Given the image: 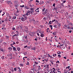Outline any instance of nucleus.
Masks as SVG:
<instances>
[{"mask_svg":"<svg viewBox=\"0 0 73 73\" xmlns=\"http://www.w3.org/2000/svg\"><path fill=\"white\" fill-rule=\"evenodd\" d=\"M48 14V10L47 9H46L45 10V11L44 12V14Z\"/></svg>","mask_w":73,"mask_h":73,"instance_id":"f03ea898","label":"nucleus"},{"mask_svg":"<svg viewBox=\"0 0 73 73\" xmlns=\"http://www.w3.org/2000/svg\"><path fill=\"white\" fill-rule=\"evenodd\" d=\"M35 64H36V65H37V64H38V62H37L36 61L35 62Z\"/></svg>","mask_w":73,"mask_h":73,"instance_id":"09e8293b","label":"nucleus"},{"mask_svg":"<svg viewBox=\"0 0 73 73\" xmlns=\"http://www.w3.org/2000/svg\"><path fill=\"white\" fill-rule=\"evenodd\" d=\"M36 3H39V1H38V0H36Z\"/></svg>","mask_w":73,"mask_h":73,"instance_id":"49530a36","label":"nucleus"},{"mask_svg":"<svg viewBox=\"0 0 73 73\" xmlns=\"http://www.w3.org/2000/svg\"><path fill=\"white\" fill-rule=\"evenodd\" d=\"M55 5H56V3H54L52 6L53 7H55Z\"/></svg>","mask_w":73,"mask_h":73,"instance_id":"4c0bfd02","label":"nucleus"},{"mask_svg":"<svg viewBox=\"0 0 73 73\" xmlns=\"http://www.w3.org/2000/svg\"><path fill=\"white\" fill-rule=\"evenodd\" d=\"M25 31L27 33V32H28V27H25Z\"/></svg>","mask_w":73,"mask_h":73,"instance_id":"f257e3e1","label":"nucleus"},{"mask_svg":"<svg viewBox=\"0 0 73 73\" xmlns=\"http://www.w3.org/2000/svg\"><path fill=\"white\" fill-rule=\"evenodd\" d=\"M19 36L17 34L16 35V34H15V35H14L13 36V37H15L16 38H17L18 37V36Z\"/></svg>","mask_w":73,"mask_h":73,"instance_id":"7ed1b4c3","label":"nucleus"},{"mask_svg":"<svg viewBox=\"0 0 73 73\" xmlns=\"http://www.w3.org/2000/svg\"><path fill=\"white\" fill-rule=\"evenodd\" d=\"M3 45H4V46H6V45H7V44L5 42H4L3 43Z\"/></svg>","mask_w":73,"mask_h":73,"instance_id":"f8f14e48","label":"nucleus"},{"mask_svg":"<svg viewBox=\"0 0 73 73\" xmlns=\"http://www.w3.org/2000/svg\"><path fill=\"white\" fill-rule=\"evenodd\" d=\"M26 16H28L29 15H30V11H28L27 13L26 14Z\"/></svg>","mask_w":73,"mask_h":73,"instance_id":"20e7f679","label":"nucleus"},{"mask_svg":"<svg viewBox=\"0 0 73 73\" xmlns=\"http://www.w3.org/2000/svg\"><path fill=\"white\" fill-rule=\"evenodd\" d=\"M19 11L18 10V9H17V11H16L17 13H19Z\"/></svg>","mask_w":73,"mask_h":73,"instance_id":"13d9d810","label":"nucleus"},{"mask_svg":"<svg viewBox=\"0 0 73 73\" xmlns=\"http://www.w3.org/2000/svg\"><path fill=\"white\" fill-rule=\"evenodd\" d=\"M69 68H70V66H68L66 68V69H67V68H68V69H69Z\"/></svg>","mask_w":73,"mask_h":73,"instance_id":"393cba45","label":"nucleus"},{"mask_svg":"<svg viewBox=\"0 0 73 73\" xmlns=\"http://www.w3.org/2000/svg\"><path fill=\"white\" fill-rule=\"evenodd\" d=\"M8 49L10 50V51H11V50H12V48L11 47H9Z\"/></svg>","mask_w":73,"mask_h":73,"instance_id":"1a4fd4ad","label":"nucleus"},{"mask_svg":"<svg viewBox=\"0 0 73 73\" xmlns=\"http://www.w3.org/2000/svg\"><path fill=\"white\" fill-rule=\"evenodd\" d=\"M44 3V2L43 1H41L40 2V4H43Z\"/></svg>","mask_w":73,"mask_h":73,"instance_id":"423d86ee","label":"nucleus"},{"mask_svg":"<svg viewBox=\"0 0 73 73\" xmlns=\"http://www.w3.org/2000/svg\"><path fill=\"white\" fill-rule=\"evenodd\" d=\"M1 58L2 60H4V56H2L1 57Z\"/></svg>","mask_w":73,"mask_h":73,"instance_id":"bb28decb","label":"nucleus"},{"mask_svg":"<svg viewBox=\"0 0 73 73\" xmlns=\"http://www.w3.org/2000/svg\"><path fill=\"white\" fill-rule=\"evenodd\" d=\"M35 40H36V41H37V38H35Z\"/></svg>","mask_w":73,"mask_h":73,"instance_id":"774afa93","label":"nucleus"},{"mask_svg":"<svg viewBox=\"0 0 73 73\" xmlns=\"http://www.w3.org/2000/svg\"><path fill=\"white\" fill-rule=\"evenodd\" d=\"M52 22L51 21H49V24H52Z\"/></svg>","mask_w":73,"mask_h":73,"instance_id":"79ce46f5","label":"nucleus"},{"mask_svg":"<svg viewBox=\"0 0 73 73\" xmlns=\"http://www.w3.org/2000/svg\"><path fill=\"white\" fill-rule=\"evenodd\" d=\"M9 19H11V16L10 15H9Z\"/></svg>","mask_w":73,"mask_h":73,"instance_id":"58836bf2","label":"nucleus"},{"mask_svg":"<svg viewBox=\"0 0 73 73\" xmlns=\"http://www.w3.org/2000/svg\"><path fill=\"white\" fill-rule=\"evenodd\" d=\"M31 11H33V10H34V9H33L32 8H31Z\"/></svg>","mask_w":73,"mask_h":73,"instance_id":"5fc2aeb1","label":"nucleus"},{"mask_svg":"<svg viewBox=\"0 0 73 73\" xmlns=\"http://www.w3.org/2000/svg\"><path fill=\"white\" fill-rule=\"evenodd\" d=\"M69 25H71V26H73V24L71 23H69Z\"/></svg>","mask_w":73,"mask_h":73,"instance_id":"aec40b11","label":"nucleus"},{"mask_svg":"<svg viewBox=\"0 0 73 73\" xmlns=\"http://www.w3.org/2000/svg\"><path fill=\"white\" fill-rule=\"evenodd\" d=\"M44 61H46V62H47L48 61V60L45 59Z\"/></svg>","mask_w":73,"mask_h":73,"instance_id":"680f3d73","label":"nucleus"},{"mask_svg":"<svg viewBox=\"0 0 73 73\" xmlns=\"http://www.w3.org/2000/svg\"><path fill=\"white\" fill-rule=\"evenodd\" d=\"M68 29H70V26H68Z\"/></svg>","mask_w":73,"mask_h":73,"instance_id":"052dcab7","label":"nucleus"},{"mask_svg":"<svg viewBox=\"0 0 73 73\" xmlns=\"http://www.w3.org/2000/svg\"><path fill=\"white\" fill-rule=\"evenodd\" d=\"M16 19V17L15 16H13V17L12 18V19Z\"/></svg>","mask_w":73,"mask_h":73,"instance_id":"f3484780","label":"nucleus"},{"mask_svg":"<svg viewBox=\"0 0 73 73\" xmlns=\"http://www.w3.org/2000/svg\"><path fill=\"white\" fill-rule=\"evenodd\" d=\"M54 9H55V10H57L58 9V8L57 7H54Z\"/></svg>","mask_w":73,"mask_h":73,"instance_id":"a878e982","label":"nucleus"},{"mask_svg":"<svg viewBox=\"0 0 73 73\" xmlns=\"http://www.w3.org/2000/svg\"><path fill=\"white\" fill-rule=\"evenodd\" d=\"M58 57L59 58H61V56L60 55H58Z\"/></svg>","mask_w":73,"mask_h":73,"instance_id":"c756f323","label":"nucleus"},{"mask_svg":"<svg viewBox=\"0 0 73 73\" xmlns=\"http://www.w3.org/2000/svg\"><path fill=\"white\" fill-rule=\"evenodd\" d=\"M52 56L53 57H56V56H57V54H53Z\"/></svg>","mask_w":73,"mask_h":73,"instance_id":"6ab92c4d","label":"nucleus"},{"mask_svg":"<svg viewBox=\"0 0 73 73\" xmlns=\"http://www.w3.org/2000/svg\"><path fill=\"white\" fill-rule=\"evenodd\" d=\"M57 25H58L59 27H60L61 26V24L58 23V24Z\"/></svg>","mask_w":73,"mask_h":73,"instance_id":"cd10ccee","label":"nucleus"},{"mask_svg":"<svg viewBox=\"0 0 73 73\" xmlns=\"http://www.w3.org/2000/svg\"><path fill=\"white\" fill-rule=\"evenodd\" d=\"M14 15L15 16H18L19 15V14L17 15V14H15Z\"/></svg>","mask_w":73,"mask_h":73,"instance_id":"473e14b6","label":"nucleus"},{"mask_svg":"<svg viewBox=\"0 0 73 73\" xmlns=\"http://www.w3.org/2000/svg\"><path fill=\"white\" fill-rule=\"evenodd\" d=\"M9 57H12V53L9 54Z\"/></svg>","mask_w":73,"mask_h":73,"instance_id":"9b49d317","label":"nucleus"},{"mask_svg":"<svg viewBox=\"0 0 73 73\" xmlns=\"http://www.w3.org/2000/svg\"><path fill=\"white\" fill-rule=\"evenodd\" d=\"M49 27H50V28H52V27H53V26L52 25H50Z\"/></svg>","mask_w":73,"mask_h":73,"instance_id":"8fccbe9b","label":"nucleus"},{"mask_svg":"<svg viewBox=\"0 0 73 73\" xmlns=\"http://www.w3.org/2000/svg\"><path fill=\"white\" fill-rule=\"evenodd\" d=\"M24 18L25 20H27V17L26 16L24 17Z\"/></svg>","mask_w":73,"mask_h":73,"instance_id":"b1692460","label":"nucleus"},{"mask_svg":"<svg viewBox=\"0 0 73 73\" xmlns=\"http://www.w3.org/2000/svg\"><path fill=\"white\" fill-rule=\"evenodd\" d=\"M21 20L22 21H25V19L24 17H22L21 18Z\"/></svg>","mask_w":73,"mask_h":73,"instance_id":"39448f33","label":"nucleus"},{"mask_svg":"<svg viewBox=\"0 0 73 73\" xmlns=\"http://www.w3.org/2000/svg\"><path fill=\"white\" fill-rule=\"evenodd\" d=\"M6 38L8 39V40H9V36H7V35L6 36Z\"/></svg>","mask_w":73,"mask_h":73,"instance_id":"c85d7f7f","label":"nucleus"},{"mask_svg":"<svg viewBox=\"0 0 73 73\" xmlns=\"http://www.w3.org/2000/svg\"><path fill=\"white\" fill-rule=\"evenodd\" d=\"M19 27H20L21 29H22V28H23L22 26H21V25H19Z\"/></svg>","mask_w":73,"mask_h":73,"instance_id":"f704fd0d","label":"nucleus"},{"mask_svg":"<svg viewBox=\"0 0 73 73\" xmlns=\"http://www.w3.org/2000/svg\"><path fill=\"white\" fill-rule=\"evenodd\" d=\"M25 39H26V41L28 40V39H27V38H28V37H27V35H26V36H25Z\"/></svg>","mask_w":73,"mask_h":73,"instance_id":"ddd939ff","label":"nucleus"},{"mask_svg":"<svg viewBox=\"0 0 73 73\" xmlns=\"http://www.w3.org/2000/svg\"><path fill=\"white\" fill-rule=\"evenodd\" d=\"M0 50L1 51H2V52H4V50H3V49H1Z\"/></svg>","mask_w":73,"mask_h":73,"instance_id":"3c124183","label":"nucleus"},{"mask_svg":"<svg viewBox=\"0 0 73 73\" xmlns=\"http://www.w3.org/2000/svg\"><path fill=\"white\" fill-rule=\"evenodd\" d=\"M52 34L53 35H56V32L53 33Z\"/></svg>","mask_w":73,"mask_h":73,"instance_id":"ea45409f","label":"nucleus"},{"mask_svg":"<svg viewBox=\"0 0 73 73\" xmlns=\"http://www.w3.org/2000/svg\"><path fill=\"white\" fill-rule=\"evenodd\" d=\"M25 8H26V9H29V7H28L27 6L25 7Z\"/></svg>","mask_w":73,"mask_h":73,"instance_id":"7c9ffc66","label":"nucleus"},{"mask_svg":"<svg viewBox=\"0 0 73 73\" xmlns=\"http://www.w3.org/2000/svg\"><path fill=\"white\" fill-rule=\"evenodd\" d=\"M55 23H56V25H58V24L59 23H58V21H55Z\"/></svg>","mask_w":73,"mask_h":73,"instance_id":"2eb2a0df","label":"nucleus"},{"mask_svg":"<svg viewBox=\"0 0 73 73\" xmlns=\"http://www.w3.org/2000/svg\"><path fill=\"white\" fill-rule=\"evenodd\" d=\"M14 70L15 71H17V70L16 69V68H14Z\"/></svg>","mask_w":73,"mask_h":73,"instance_id":"a19ab883","label":"nucleus"},{"mask_svg":"<svg viewBox=\"0 0 73 73\" xmlns=\"http://www.w3.org/2000/svg\"><path fill=\"white\" fill-rule=\"evenodd\" d=\"M12 29H13V30H15V27H13Z\"/></svg>","mask_w":73,"mask_h":73,"instance_id":"0e129e2a","label":"nucleus"},{"mask_svg":"<svg viewBox=\"0 0 73 73\" xmlns=\"http://www.w3.org/2000/svg\"><path fill=\"white\" fill-rule=\"evenodd\" d=\"M36 47H33L32 48V49L33 50H35L36 49Z\"/></svg>","mask_w":73,"mask_h":73,"instance_id":"dca6fc26","label":"nucleus"},{"mask_svg":"<svg viewBox=\"0 0 73 73\" xmlns=\"http://www.w3.org/2000/svg\"><path fill=\"white\" fill-rule=\"evenodd\" d=\"M57 53L58 54H61V52L58 51V52H57Z\"/></svg>","mask_w":73,"mask_h":73,"instance_id":"412c9836","label":"nucleus"},{"mask_svg":"<svg viewBox=\"0 0 73 73\" xmlns=\"http://www.w3.org/2000/svg\"><path fill=\"white\" fill-rule=\"evenodd\" d=\"M29 62H27L26 64V65H29Z\"/></svg>","mask_w":73,"mask_h":73,"instance_id":"864d4df0","label":"nucleus"},{"mask_svg":"<svg viewBox=\"0 0 73 73\" xmlns=\"http://www.w3.org/2000/svg\"><path fill=\"white\" fill-rule=\"evenodd\" d=\"M27 46H24V48H27Z\"/></svg>","mask_w":73,"mask_h":73,"instance_id":"e2e57ef3","label":"nucleus"},{"mask_svg":"<svg viewBox=\"0 0 73 73\" xmlns=\"http://www.w3.org/2000/svg\"><path fill=\"white\" fill-rule=\"evenodd\" d=\"M13 45H14L15 44H16V43H15V42H13Z\"/></svg>","mask_w":73,"mask_h":73,"instance_id":"bf43d9fd","label":"nucleus"},{"mask_svg":"<svg viewBox=\"0 0 73 73\" xmlns=\"http://www.w3.org/2000/svg\"><path fill=\"white\" fill-rule=\"evenodd\" d=\"M30 11V13H31V14H33V13H34V11Z\"/></svg>","mask_w":73,"mask_h":73,"instance_id":"9d476101","label":"nucleus"},{"mask_svg":"<svg viewBox=\"0 0 73 73\" xmlns=\"http://www.w3.org/2000/svg\"><path fill=\"white\" fill-rule=\"evenodd\" d=\"M17 49L18 50V51H20V48L19 47H18L17 48Z\"/></svg>","mask_w":73,"mask_h":73,"instance_id":"6e6552de","label":"nucleus"},{"mask_svg":"<svg viewBox=\"0 0 73 73\" xmlns=\"http://www.w3.org/2000/svg\"><path fill=\"white\" fill-rule=\"evenodd\" d=\"M20 65H21V66H24V65L22 64H20Z\"/></svg>","mask_w":73,"mask_h":73,"instance_id":"2f4dec72","label":"nucleus"},{"mask_svg":"<svg viewBox=\"0 0 73 73\" xmlns=\"http://www.w3.org/2000/svg\"><path fill=\"white\" fill-rule=\"evenodd\" d=\"M11 71L14 72V70H13V68L11 69Z\"/></svg>","mask_w":73,"mask_h":73,"instance_id":"6e6d98bb","label":"nucleus"},{"mask_svg":"<svg viewBox=\"0 0 73 73\" xmlns=\"http://www.w3.org/2000/svg\"><path fill=\"white\" fill-rule=\"evenodd\" d=\"M69 32L70 33L72 32V31L71 30L70 31H69Z\"/></svg>","mask_w":73,"mask_h":73,"instance_id":"338daca9","label":"nucleus"},{"mask_svg":"<svg viewBox=\"0 0 73 73\" xmlns=\"http://www.w3.org/2000/svg\"><path fill=\"white\" fill-rule=\"evenodd\" d=\"M13 50H14V51H17V50H16V48L15 47H13Z\"/></svg>","mask_w":73,"mask_h":73,"instance_id":"0eeeda50","label":"nucleus"},{"mask_svg":"<svg viewBox=\"0 0 73 73\" xmlns=\"http://www.w3.org/2000/svg\"><path fill=\"white\" fill-rule=\"evenodd\" d=\"M15 7H18V4L17 3L15 5Z\"/></svg>","mask_w":73,"mask_h":73,"instance_id":"5701e85b","label":"nucleus"},{"mask_svg":"<svg viewBox=\"0 0 73 73\" xmlns=\"http://www.w3.org/2000/svg\"><path fill=\"white\" fill-rule=\"evenodd\" d=\"M56 27H57V25H54V28H55V27L57 28Z\"/></svg>","mask_w":73,"mask_h":73,"instance_id":"4d7b16f0","label":"nucleus"},{"mask_svg":"<svg viewBox=\"0 0 73 73\" xmlns=\"http://www.w3.org/2000/svg\"><path fill=\"white\" fill-rule=\"evenodd\" d=\"M60 70V69H58V72H60V73H61V72H60V71H59V70Z\"/></svg>","mask_w":73,"mask_h":73,"instance_id":"de8ad7c7","label":"nucleus"},{"mask_svg":"<svg viewBox=\"0 0 73 73\" xmlns=\"http://www.w3.org/2000/svg\"><path fill=\"white\" fill-rule=\"evenodd\" d=\"M29 6L30 7H32V4H29Z\"/></svg>","mask_w":73,"mask_h":73,"instance_id":"72a5a7b5","label":"nucleus"},{"mask_svg":"<svg viewBox=\"0 0 73 73\" xmlns=\"http://www.w3.org/2000/svg\"><path fill=\"white\" fill-rule=\"evenodd\" d=\"M45 8H44L43 9H42V11L43 12H44V11H45Z\"/></svg>","mask_w":73,"mask_h":73,"instance_id":"e433bc0d","label":"nucleus"},{"mask_svg":"<svg viewBox=\"0 0 73 73\" xmlns=\"http://www.w3.org/2000/svg\"><path fill=\"white\" fill-rule=\"evenodd\" d=\"M40 36L41 37H43L44 36V34H41L40 35Z\"/></svg>","mask_w":73,"mask_h":73,"instance_id":"a211bd4d","label":"nucleus"},{"mask_svg":"<svg viewBox=\"0 0 73 73\" xmlns=\"http://www.w3.org/2000/svg\"><path fill=\"white\" fill-rule=\"evenodd\" d=\"M7 3L8 4H9L11 3V1H8Z\"/></svg>","mask_w":73,"mask_h":73,"instance_id":"4be33fe9","label":"nucleus"},{"mask_svg":"<svg viewBox=\"0 0 73 73\" xmlns=\"http://www.w3.org/2000/svg\"><path fill=\"white\" fill-rule=\"evenodd\" d=\"M70 29H72V30H73V27L71 26V28H70Z\"/></svg>","mask_w":73,"mask_h":73,"instance_id":"37998d69","label":"nucleus"},{"mask_svg":"<svg viewBox=\"0 0 73 73\" xmlns=\"http://www.w3.org/2000/svg\"><path fill=\"white\" fill-rule=\"evenodd\" d=\"M66 2V1H63V3H62V5H63V6H64V3H65Z\"/></svg>","mask_w":73,"mask_h":73,"instance_id":"4468645a","label":"nucleus"},{"mask_svg":"<svg viewBox=\"0 0 73 73\" xmlns=\"http://www.w3.org/2000/svg\"><path fill=\"white\" fill-rule=\"evenodd\" d=\"M55 40L56 41V42H58V40H57V39H56V38H55Z\"/></svg>","mask_w":73,"mask_h":73,"instance_id":"69168bd1","label":"nucleus"},{"mask_svg":"<svg viewBox=\"0 0 73 73\" xmlns=\"http://www.w3.org/2000/svg\"><path fill=\"white\" fill-rule=\"evenodd\" d=\"M56 63H58V64H59V63H60V62L59 61H57V62H56Z\"/></svg>","mask_w":73,"mask_h":73,"instance_id":"a18cd8bd","label":"nucleus"},{"mask_svg":"<svg viewBox=\"0 0 73 73\" xmlns=\"http://www.w3.org/2000/svg\"><path fill=\"white\" fill-rule=\"evenodd\" d=\"M64 26L66 28H67L68 27V25H64Z\"/></svg>","mask_w":73,"mask_h":73,"instance_id":"c03bdc74","label":"nucleus"},{"mask_svg":"<svg viewBox=\"0 0 73 73\" xmlns=\"http://www.w3.org/2000/svg\"><path fill=\"white\" fill-rule=\"evenodd\" d=\"M23 17H26V14H24L23 15Z\"/></svg>","mask_w":73,"mask_h":73,"instance_id":"603ef678","label":"nucleus"},{"mask_svg":"<svg viewBox=\"0 0 73 73\" xmlns=\"http://www.w3.org/2000/svg\"><path fill=\"white\" fill-rule=\"evenodd\" d=\"M48 67H49V64H48L46 65V68H48V69H49V68Z\"/></svg>","mask_w":73,"mask_h":73,"instance_id":"c9c22d12","label":"nucleus"}]
</instances>
